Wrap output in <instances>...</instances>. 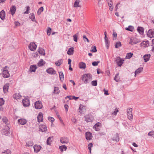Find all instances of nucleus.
<instances>
[{"instance_id": "37", "label": "nucleus", "mask_w": 154, "mask_h": 154, "mask_svg": "<svg viewBox=\"0 0 154 154\" xmlns=\"http://www.w3.org/2000/svg\"><path fill=\"white\" fill-rule=\"evenodd\" d=\"M59 77L61 81L64 80V75L62 72H59Z\"/></svg>"}, {"instance_id": "10", "label": "nucleus", "mask_w": 154, "mask_h": 154, "mask_svg": "<svg viewBox=\"0 0 154 154\" xmlns=\"http://www.w3.org/2000/svg\"><path fill=\"white\" fill-rule=\"evenodd\" d=\"M33 148L34 152L37 153L40 151L42 148V147L40 145H35L34 146Z\"/></svg>"}, {"instance_id": "60", "label": "nucleus", "mask_w": 154, "mask_h": 154, "mask_svg": "<svg viewBox=\"0 0 154 154\" xmlns=\"http://www.w3.org/2000/svg\"><path fill=\"white\" fill-rule=\"evenodd\" d=\"M51 30V29L50 27H48L47 31V34L48 35H50Z\"/></svg>"}, {"instance_id": "2", "label": "nucleus", "mask_w": 154, "mask_h": 154, "mask_svg": "<svg viewBox=\"0 0 154 154\" xmlns=\"http://www.w3.org/2000/svg\"><path fill=\"white\" fill-rule=\"evenodd\" d=\"M85 120L87 122H92L94 119V117L91 114H89L84 116Z\"/></svg>"}, {"instance_id": "47", "label": "nucleus", "mask_w": 154, "mask_h": 154, "mask_svg": "<svg viewBox=\"0 0 154 154\" xmlns=\"http://www.w3.org/2000/svg\"><path fill=\"white\" fill-rule=\"evenodd\" d=\"M62 59L58 60L57 62H56L55 63L56 65L58 66H59L61 64L62 62Z\"/></svg>"}, {"instance_id": "12", "label": "nucleus", "mask_w": 154, "mask_h": 154, "mask_svg": "<svg viewBox=\"0 0 154 154\" xmlns=\"http://www.w3.org/2000/svg\"><path fill=\"white\" fill-rule=\"evenodd\" d=\"M101 125L100 122H97L96 123L93 127L94 129H95V130L97 131H99L100 130V127Z\"/></svg>"}, {"instance_id": "57", "label": "nucleus", "mask_w": 154, "mask_h": 154, "mask_svg": "<svg viewBox=\"0 0 154 154\" xmlns=\"http://www.w3.org/2000/svg\"><path fill=\"white\" fill-rule=\"evenodd\" d=\"M152 48L151 51L154 53V39L152 40Z\"/></svg>"}, {"instance_id": "1", "label": "nucleus", "mask_w": 154, "mask_h": 154, "mask_svg": "<svg viewBox=\"0 0 154 154\" xmlns=\"http://www.w3.org/2000/svg\"><path fill=\"white\" fill-rule=\"evenodd\" d=\"M92 79V75L90 73L85 74L83 75L82 77V81H84L85 84L89 83Z\"/></svg>"}, {"instance_id": "43", "label": "nucleus", "mask_w": 154, "mask_h": 154, "mask_svg": "<svg viewBox=\"0 0 154 154\" xmlns=\"http://www.w3.org/2000/svg\"><path fill=\"white\" fill-rule=\"evenodd\" d=\"M110 2L111 3H109L108 4L109 7V10L110 11H112L113 9V7L112 5V3L111 1H110Z\"/></svg>"}, {"instance_id": "15", "label": "nucleus", "mask_w": 154, "mask_h": 154, "mask_svg": "<svg viewBox=\"0 0 154 154\" xmlns=\"http://www.w3.org/2000/svg\"><path fill=\"white\" fill-rule=\"evenodd\" d=\"M60 142L62 143H67L69 142V140L67 137H63L61 138Z\"/></svg>"}, {"instance_id": "28", "label": "nucleus", "mask_w": 154, "mask_h": 154, "mask_svg": "<svg viewBox=\"0 0 154 154\" xmlns=\"http://www.w3.org/2000/svg\"><path fill=\"white\" fill-rule=\"evenodd\" d=\"M37 66L36 65H32L30 66L29 71L31 72H35Z\"/></svg>"}, {"instance_id": "62", "label": "nucleus", "mask_w": 154, "mask_h": 154, "mask_svg": "<svg viewBox=\"0 0 154 154\" xmlns=\"http://www.w3.org/2000/svg\"><path fill=\"white\" fill-rule=\"evenodd\" d=\"M93 144L92 143H89L88 145V149H91V148L92 147Z\"/></svg>"}, {"instance_id": "31", "label": "nucleus", "mask_w": 154, "mask_h": 154, "mask_svg": "<svg viewBox=\"0 0 154 154\" xmlns=\"http://www.w3.org/2000/svg\"><path fill=\"white\" fill-rule=\"evenodd\" d=\"M80 1L79 0H76L74 4V7L75 8H77L78 7H80L81 6L79 5V2Z\"/></svg>"}, {"instance_id": "41", "label": "nucleus", "mask_w": 154, "mask_h": 154, "mask_svg": "<svg viewBox=\"0 0 154 154\" xmlns=\"http://www.w3.org/2000/svg\"><path fill=\"white\" fill-rule=\"evenodd\" d=\"M44 8L42 7H41L38 10L37 14L38 15H39L41 14V12L43 11Z\"/></svg>"}, {"instance_id": "54", "label": "nucleus", "mask_w": 154, "mask_h": 154, "mask_svg": "<svg viewBox=\"0 0 154 154\" xmlns=\"http://www.w3.org/2000/svg\"><path fill=\"white\" fill-rule=\"evenodd\" d=\"M5 101L3 98H0V106L3 105L4 104Z\"/></svg>"}, {"instance_id": "52", "label": "nucleus", "mask_w": 154, "mask_h": 154, "mask_svg": "<svg viewBox=\"0 0 154 154\" xmlns=\"http://www.w3.org/2000/svg\"><path fill=\"white\" fill-rule=\"evenodd\" d=\"M83 107V105L80 104V107L79 108V112L81 114H82L83 112L82 110V108Z\"/></svg>"}, {"instance_id": "42", "label": "nucleus", "mask_w": 154, "mask_h": 154, "mask_svg": "<svg viewBox=\"0 0 154 154\" xmlns=\"http://www.w3.org/2000/svg\"><path fill=\"white\" fill-rule=\"evenodd\" d=\"M33 143L32 141H30L26 143V146L29 147L30 146H32L33 145Z\"/></svg>"}, {"instance_id": "38", "label": "nucleus", "mask_w": 154, "mask_h": 154, "mask_svg": "<svg viewBox=\"0 0 154 154\" xmlns=\"http://www.w3.org/2000/svg\"><path fill=\"white\" fill-rule=\"evenodd\" d=\"M59 149H60L61 152H63V150L65 151L67 149V147L65 145H63L59 146Z\"/></svg>"}, {"instance_id": "26", "label": "nucleus", "mask_w": 154, "mask_h": 154, "mask_svg": "<svg viewBox=\"0 0 154 154\" xmlns=\"http://www.w3.org/2000/svg\"><path fill=\"white\" fill-rule=\"evenodd\" d=\"M79 67L80 69H85L86 68V64L83 62H81L79 64Z\"/></svg>"}, {"instance_id": "50", "label": "nucleus", "mask_w": 154, "mask_h": 154, "mask_svg": "<svg viewBox=\"0 0 154 154\" xmlns=\"http://www.w3.org/2000/svg\"><path fill=\"white\" fill-rule=\"evenodd\" d=\"M91 84L93 86H96L97 85V80L93 81H92Z\"/></svg>"}, {"instance_id": "7", "label": "nucleus", "mask_w": 154, "mask_h": 154, "mask_svg": "<svg viewBox=\"0 0 154 154\" xmlns=\"http://www.w3.org/2000/svg\"><path fill=\"white\" fill-rule=\"evenodd\" d=\"M23 105L24 106H28L30 105L29 100L28 99H23L22 101Z\"/></svg>"}, {"instance_id": "56", "label": "nucleus", "mask_w": 154, "mask_h": 154, "mask_svg": "<svg viewBox=\"0 0 154 154\" xmlns=\"http://www.w3.org/2000/svg\"><path fill=\"white\" fill-rule=\"evenodd\" d=\"M148 135L152 137H153L154 136V131H150L148 133Z\"/></svg>"}, {"instance_id": "16", "label": "nucleus", "mask_w": 154, "mask_h": 154, "mask_svg": "<svg viewBox=\"0 0 154 154\" xmlns=\"http://www.w3.org/2000/svg\"><path fill=\"white\" fill-rule=\"evenodd\" d=\"M39 131L42 132H45L47 130V127L46 125H41L39 126Z\"/></svg>"}, {"instance_id": "13", "label": "nucleus", "mask_w": 154, "mask_h": 154, "mask_svg": "<svg viewBox=\"0 0 154 154\" xmlns=\"http://www.w3.org/2000/svg\"><path fill=\"white\" fill-rule=\"evenodd\" d=\"M85 137L87 140H90L92 137V134L90 132H87L85 133Z\"/></svg>"}, {"instance_id": "9", "label": "nucleus", "mask_w": 154, "mask_h": 154, "mask_svg": "<svg viewBox=\"0 0 154 154\" xmlns=\"http://www.w3.org/2000/svg\"><path fill=\"white\" fill-rule=\"evenodd\" d=\"M2 76L5 78H7L10 77V75L8 70H4L2 72Z\"/></svg>"}, {"instance_id": "63", "label": "nucleus", "mask_w": 154, "mask_h": 154, "mask_svg": "<svg viewBox=\"0 0 154 154\" xmlns=\"http://www.w3.org/2000/svg\"><path fill=\"white\" fill-rule=\"evenodd\" d=\"M103 91H104V94L105 95H107L109 94L108 93V91L107 90H106L105 89H103Z\"/></svg>"}, {"instance_id": "5", "label": "nucleus", "mask_w": 154, "mask_h": 154, "mask_svg": "<svg viewBox=\"0 0 154 154\" xmlns=\"http://www.w3.org/2000/svg\"><path fill=\"white\" fill-rule=\"evenodd\" d=\"M28 47L31 51H34L36 49L37 45L34 42H31L29 45Z\"/></svg>"}, {"instance_id": "51", "label": "nucleus", "mask_w": 154, "mask_h": 154, "mask_svg": "<svg viewBox=\"0 0 154 154\" xmlns=\"http://www.w3.org/2000/svg\"><path fill=\"white\" fill-rule=\"evenodd\" d=\"M26 8V11L24 13V14H28L29 13V10H30V8L29 6H27Z\"/></svg>"}, {"instance_id": "45", "label": "nucleus", "mask_w": 154, "mask_h": 154, "mask_svg": "<svg viewBox=\"0 0 154 154\" xmlns=\"http://www.w3.org/2000/svg\"><path fill=\"white\" fill-rule=\"evenodd\" d=\"M133 55V54L131 53H128L126 57L127 59H129L132 57Z\"/></svg>"}, {"instance_id": "17", "label": "nucleus", "mask_w": 154, "mask_h": 154, "mask_svg": "<svg viewBox=\"0 0 154 154\" xmlns=\"http://www.w3.org/2000/svg\"><path fill=\"white\" fill-rule=\"evenodd\" d=\"M151 56V55L149 54L144 55L143 56L144 62H147L149 60Z\"/></svg>"}, {"instance_id": "40", "label": "nucleus", "mask_w": 154, "mask_h": 154, "mask_svg": "<svg viewBox=\"0 0 154 154\" xmlns=\"http://www.w3.org/2000/svg\"><path fill=\"white\" fill-rule=\"evenodd\" d=\"M119 73H117L115 75L114 78V80L117 82H118L120 79V78L119 76Z\"/></svg>"}, {"instance_id": "44", "label": "nucleus", "mask_w": 154, "mask_h": 154, "mask_svg": "<svg viewBox=\"0 0 154 154\" xmlns=\"http://www.w3.org/2000/svg\"><path fill=\"white\" fill-rule=\"evenodd\" d=\"M3 122L5 124L8 125V120L6 117H4L2 118Z\"/></svg>"}, {"instance_id": "19", "label": "nucleus", "mask_w": 154, "mask_h": 154, "mask_svg": "<svg viewBox=\"0 0 154 154\" xmlns=\"http://www.w3.org/2000/svg\"><path fill=\"white\" fill-rule=\"evenodd\" d=\"M147 35L150 38L154 37V31L152 29H149L148 31Z\"/></svg>"}, {"instance_id": "18", "label": "nucleus", "mask_w": 154, "mask_h": 154, "mask_svg": "<svg viewBox=\"0 0 154 154\" xmlns=\"http://www.w3.org/2000/svg\"><path fill=\"white\" fill-rule=\"evenodd\" d=\"M5 13L4 10H2L0 12V18L2 20L5 19Z\"/></svg>"}, {"instance_id": "53", "label": "nucleus", "mask_w": 154, "mask_h": 154, "mask_svg": "<svg viewBox=\"0 0 154 154\" xmlns=\"http://www.w3.org/2000/svg\"><path fill=\"white\" fill-rule=\"evenodd\" d=\"M5 153H6V154H11V151L7 149L2 152V154H4Z\"/></svg>"}, {"instance_id": "39", "label": "nucleus", "mask_w": 154, "mask_h": 154, "mask_svg": "<svg viewBox=\"0 0 154 154\" xmlns=\"http://www.w3.org/2000/svg\"><path fill=\"white\" fill-rule=\"evenodd\" d=\"M60 92V91L58 87H54V93L55 94H59Z\"/></svg>"}, {"instance_id": "24", "label": "nucleus", "mask_w": 154, "mask_h": 154, "mask_svg": "<svg viewBox=\"0 0 154 154\" xmlns=\"http://www.w3.org/2000/svg\"><path fill=\"white\" fill-rule=\"evenodd\" d=\"M112 139L113 140L116 141V142H118L119 140V134L118 133L115 134Z\"/></svg>"}, {"instance_id": "8", "label": "nucleus", "mask_w": 154, "mask_h": 154, "mask_svg": "<svg viewBox=\"0 0 154 154\" xmlns=\"http://www.w3.org/2000/svg\"><path fill=\"white\" fill-rule=\"evenodd\" d=\"M38 122H40L43 121V114L41 112H40L37 116Z\"/></svg>"}, {"instance_id": "34", "label": "nucleus", "mask_w": 154, "mask_h": 154, "mask_svg": "<svg viewBox=\"0 0 154 154\" xmlns=\"http://www.w3.org/2000/svg\"><path fill=\"white\" fill-rule=\"evenodd\" d=\"M134 28L133 26H129L128 27L125 28V29L126 30L132 32L134 30Z\"/></svg>"}, {"instance_id": "49", "label": "nucleus", "mask_w": 154, "mask_h": 154, "mask_svg": "<svg viewBox=\"0 0 154 154\" xmlns=\"http://www.w3.org/2000/svg\"><path fill=\"white\" fill-rule=\"evenodd\" d=\"M100 62L99 61H94L92 63V65L93 66H96L98 65V63Z\"/></svg>"}, {"instance_id": "29", "label": "nucleus", "mask_w": 154, "mask_h": 154, "mask_svg": "<svg viewBox=\"0 0 154 154\" xmlns=\"http://www.w3.org/2000/svg\"><path fill=\"white\" fill-rule=\"evenodd\" d=\"M38 51L39 52V53L41 55H45V51L43 48H39V49L38 50Z\"/></svg>"}, {"instance_id": "23", "label": "nucleus", "mask_w": 154, "mask_h": 154, "mask_svg": "<svg viewBox=\"0 0 154 154\" xmlns=\"http://www.w3.org/2000/svg\"><path fill=\"white\" fill-rule=\"evenodd\" d=\"M74 48L72 47L69 48L67 52V54L69 55H73L74 53Z\"/></svg>"}, {"instance_id": "58", "label": "nucleus", "mask_w": 154, "mask_h": 154, "mask_svg": "<svg viewBox=\"0 0 154 154\" xmlns=\"http://www.w3.org/2000/svg\"><path fill=\"white\" fill-rule=\"evenodd\" d=\"M48 119L49 121H50L51 123L53 122L54 120V119L53 118L50 117H48Z\"/></svg>"}, {"instance_id": "33", "label": "nucleus", "mask_w": 154, "mask_h": 154, "mask_svg": "<svg viewBox=\"0 0 154 154\" xmlns=\"http://www.w3.org/2000/svg\"><path fill=\"white\" fill-rule=\"evenodd\" d=\"M15 99H19L20 97H21V95L19 93H16L14 94L13 95Z\"/></svg>"}, {"instance_id": "22", "label": "nucleus", "mask_w": 154, "mask_h": 154, "mask_svg": "<svg viewBox=\"0 0 154 154\" xmlns=\"http://www.w3.org/2000/svg\"><path fill=\"white\" fill-rule=\"evenodd\" d=\"M26 119H20L18 120V122L19 124L24 125L26 123Z\"/></svg>"}, {"instance_id": "30", "label": "nucleus", "mask_w": 154, "mask_h": 154, "mask_svg": "<svg viewBox=\"0 0 154 154\" xmlns=\"http://www.w3.org/2000/svg\"><path fill=\"white\" fill-rule=\"evenodd\" d=\"M105 42L106 45V46L107 49H108L109 45V42L108 40V38H105Z\"/></svg>"}, {"instance_id": "21", "label": "nucleus", "mask_w": 154, "mask_h": 154, "mask_svg": "<svg viewBox=\"0 0 154 154\" xmlns=\"http://www.w3.org/2000/svg\"><path fill=\"white\" fill-rule=\"evenodd\" d=\"M137 30L139 33L141 35H143L144 32V29L143 27L138 26Z\"/></svg>"}, {"instance_id": "3", "label": "nucleus", "mask_w": 154, "mask_h": 154, "mask_svg": "<svg viewBox=\"0 0 154 154\" xmlns=\"http://www.w3.org/2000/svg\"><path fill=\"white\" fill-rule=\"evenodd\" d=\"M132 109L130 108L128 109L127 110V114L129 119L132 120L133 119Z\"/></svg>"}, {"instance_id": "46", "label": "nucleus", "mask_w": 154, "mask_h": 154, "mask_svg": "<svg viewBox=\"0 0 154 154\" xmlns=\"http://www.w3.org/2000/svg\"><path fill=\"white\" fill-rule=\"evenodd\" d=\"M122 45L121 43L120 42H116L115 45V47L116 48H118Z\"/></svg>"}, {"instance_id": "25", "label": "nucleus", "mask_w": 154, "mask_h": 154, "mask_svg": "<svg viewBox=\"0 0 154 154\" xmlns=\"http://www.w3.org/2000/svg\"><path fill=\"white\" fill-rule=\"evenodd\" d=\"M53 140V137H50L48 138L47 140V144L50 145L51 144V142Z\"/></svg>"}, {"instance_id": "11", "label": "nucleus", "mask_w": 154, "mask_h": 154, "mask_svg": "<svg viewBox=\"0 0 154 154\" xmlns=\"http://www.w3.org/2000/svg\"><path fill=\"white\" fill-rule=\"evenodd\" d=\"M149 42L148 40L143 41L141 43V46L143 47H147L149 46Z\"/></svg>"}, {"instance_id": "35", "label": "nucleus", "mask_w": 154, "mask_h": 154, "mask_svg": "<svg viewBox=\"0 0 154 154\" xmlns=\"http://www.w3.org/2000/svg\"><path fill=\"white\" fill-rule=\"evenodd\" d=\"M29 18L30 19H31V20L32 21L36 22L35 16L33 13H31L30 14V16H29Z\"/></svg>"}, {"instance_id": "32", "label": "nucleus", "mask_w": 154, "mask_h": 154, "mask_svg": "<svg viewBox=\"0 0 154 154\" xmlns=\"http://www.w3.org/2000/svg\"><path fill=\"white\" fill-rule=\"evenodd\" d=\"M143 68V67H139L138 69H137L135 72V76H136V75L138 73H140L142 71Z\"/></svg>"}, {"instance_id": "36", "label": "nucleus", "mask_w": 154, "mask_h": 154, "mask_svg": "<svg viewBox=\"0 0 154 154\" xmlns=\"http://www.w3.org/2000/svg\"><path fill=\"white\" fill-rule=\"evenodd\" d=\"M44 63H45V62L43 61V60L42 59H41L38 63V66H41L43 65Z\"/></svg>"}, {"instance_id": "6", "label": "nucleus", "mask_w": 154, "mask_h": 154, "mask_svg": "<svg viewBox=\"0 0 154 154\" xmlns=\"http://www.w3.org/2000/svg\"><path fill=\"white\" fill-rule=\"evenodd\" d=\"M35 107L36 109H41L42 107L41 101H37L35 103Z\"/></svg>"}, {"instance_id": "48", "label": "nucleus", "mask_w": 154, "mask_h": 154, "mask_svg": "<svg viewBox=\"0 0 154 154\" xmlns=\"http://www.w3.org/2000/svg\"><path fill=\"white\" fill-rule=\"evenodd\" d=\"M91 48L92 49L91 50V51L92 52H96L97 51L96 47L95 46L93 45Z\"/></svg>"}, {"instance_id": "59", "label": "nucleus", "mask_w": 154, "mask_h": 154, "mask_svg": "<svg viewBox=\"0 0 154 154\" xmlns=\"http://www.w3.org/2000/svg\"><path fill=\"white\" fill-rule=\"evenodd\" d=\"M73 40L75 42H77L78 40L77 36L75 34L73 35Z\"/></svg>"}, {"instance_id": "55", "label": "nucleus", "mask_w": 154, "mask_h": 154, "mask_svg": "<svg viewBox=\"0 0 154 154\" xmlns=\"http://www.w3.org/2000/svg\"><path fill=\"white\" fill-rule=\"evenodd\" d=\"M83 39L84 42L87 41L88 42H89V41L88 38H87L85 35H84L83 36Z\"/></svg>"}, {"instance_id": "27", "label": "nucleus", "mask_w": 154, "mask_h": 154, "mask_svg": "<svg viewBox=\"0 0 154 154\" xmlns=\"http://www.w3.org/2000/svg\"><path fill=\"white\" fill-rule=\"evenodd\" d=\"M9 88V84H6L3 87V90L4 93H6L8 91Z\"/></svg>"}, {"instance_id": "64", "label": "nucleus", "mask_w": 154, "mask_h": 154, "mask_svg": "<svg viewBox=\"0 0 154 154\" xmlns=\"http://www.w3.org/2000/svg\"><path fill=\"white\" fill-rule=\"evenodd\" d=\"M65 110L66 111V112L68 111V106L67 104H65L64 106Z\"/></svg>"}, {"instance_id": "61", "label": "nucleus", "mask_w": 154, "mask_h": 154, "mask_svg": "<svg viewBox=\"0 0 154 154\" xmlns=\"http://www.w3.org/2000/svg\"><path fill=\"white\" fill-rule=\"evenodd\" d=\"M119 111V110L118 109H117L116 108L115 109V110L114 111V112L112 113V115H116L117 113V112Z\"/></svg>"}, {"instance_id": "4", "label": "nucleus", "mask_w": 154, "mask_h": 154, "mask_svg": "<svg viewBox=\"0 0 154 154\" xmlns=\"http://www.w3.org/2000/svg\"><path fill=\"white\" fill-rule=\"evenodd\" d=\"M115 61L119 66H121L123 63L124 60L121 59L119 57H118L116 58Z\"/></svg>"}, {"instance_id": "14", "label": "nucleus", "mask_w": 154, "mask_h": 154, "mask_svg": "<svg viewBox=\"0 0 154 154\" xmlns=\"http://www.w3.org/2000/svg\"><path fill=\"white\" fill-rule=\"evenodd\" d=\"M46 72L48 73L51 75H54L56 73V71L52 68L47 69L46 70Z\"/></svg>"}, {"instance_id": "20", "label": "nucleus", "mask_w": 154, "mask_h": 154, "mask_svg": "<svg viewBox=\"0 0 154 154\" xmlns=\"http://www.w3.org/2000/svg\"><path fill=\"white\" fill-rule=\"evenodd\" d=\"M16 11V7L14 5H12L10 8V12L12 15H13L15 14Z\"/></svg>"}]
</instances>
